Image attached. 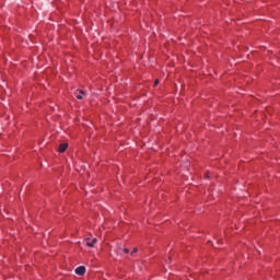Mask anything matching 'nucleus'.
Instances as JSON below:
<instances>
[{"label":"nucleus","mask_w":280,"mask_h":280,"mask_svg":"<svg viewBox=\"0 0 280 280\" xmlns=\"http://www.w3.org/2000/svg\"><path fill=\"white\" fill-rule=\"evenodd\" d=\"M95 244H97V238H91V237H86L85 238V246H88L89 248H93L95 246Z\"/></svg>","instance_id":"f257e3e1"},{"label":"nucleus","mask_w":280,"mask_h":280,"mask_svg":"<svg viewBox=\"0 0 280 280\" xmlns=\"http://www.w3.org/2000/svg\"><path fill=\"white\" fill-rule=\"evenodd\" d=\"M67 150H69V143L63 142L59 144L57 152H59V154H62L67 152Z\"/></svg>","instance_id":"f03ea898"},{"label":"nucleus","mask_w":280,"mask_h":280,"mask_svg":"<svg viewBox=\"0 0 280 280\" xmlns=\"http://www.w3.org/2000/svg\"><path fill=\"white\" fill-rule=\"evenodd\" d=\"M74 95L77 100H84V95H86V92L79 89L74 91Z\"/></svg>","instance_id":"7ed1b4c3"},{"label":"nucleus","mask_w":280,"mask_h":280,"mask_svg":"<svg viewBox=\"0 0 280 280\" xmlns=\"http://www.w3.org/2000/svg\"><path fill=\"white\" fill-rule=\"evenodd\" d=\"M86 273V267L80 266L75 269V275H79V277H82Z\"/></svg>","instance_id":"20e7f679"},{"label":"nucleus","mask_w":280,"mask_h":280,"mask_svg":"<svg viewBox=\"0 0 280 280\" xmlns=\"http://www.w3.org/2000/svg\"><path fill=\"white\" fill-rule=\"evenodd\" d=\"M122 253H125V255H128V253H130V249L124 248V249H122Z\"/></svg>","instance_id":"39448f33"},{"label":"nucleus","mask_w":280,"mask_h":280,"mask_svg":"<svg viewBox=\"0 0 280 280\" xmlns=\"http://www.w3.org/2000/svg\"><path fill=\"white\" fill-rule=\"evenodd\" d=\"M139 252V249L137 248V247H135L133 249H132V252H131V255H135V253H138Z\"/></svg>","instance_id":"423d86ee"},{"label":"nucleus","mask_w":280,"mask_h":280,"mask_svg":"<svg viewBox=\"0 0 280 280\" xmlns=\"http://www.w3.org/2000/svg\"><path fill=\"white\" fill-rule=\"evenodd\" d=\"M158 84H159V79H156V80L154 81L153 86H156Z\"/></svg>","instance_id":"0eeeda50"},{"label":"nucleus","mask_w":280,"mask_h":280,"mask_svg":"<svg viewBox=\"0 0 280 280\" xmlns=\"http://www.w3.org/2000/svg\"><path fill=\"white\" fill-rule=\"evenodd\" d=\"M205 177H206V178H209V173H206V174H205Z\"/></svg>","instance_id":"6e6552de"}]
</instances>
